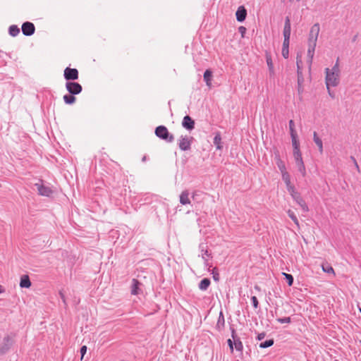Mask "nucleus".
Masks as SVG:
<instances>
[{
    "instance_id": "obj_1",
    "label": "nucleus",
    "mask_w": 361,
    "mask_h": 361,
    "mask_svg": "<svg viewBox=\"0 0 361 361\" xmlns=\"http://www.w3.org/2000/svg\"><path fill=\"white\" fill-rule=\"evenodd\" d=\"M320 27L318 23L314 24L310 31L309 38H308V49H307V58H308V63L311 66L312 63V59L314 56V53L315 50V47L317 45V38L319 34Z\"/></svg>"
},
{
    "instance_id": "obj_2",
    "label": "nucleus",
    "mask_w": 361,
    "mask_h": 361,
    "mask_svg": "<svg viewBox=\"0 0 361 361\" xmlns=\"http://www.w3.org/2000/svg\"><path fill=\"white\" fill-rule=\"evenodd\" d=\"M326 85L330 94V87H336L339 82V68L338 63L331 68H326Z\"/></svg>"
},
{
    "instance_id": "obj_3",
    "label": "nucleus",
    "mask_w": 361,
    "mask_h": 361,
    "mask_svg": "<svg viewBox=\"0 0 361 361\" xmlns=\"http://www.w3.org/2000/svg\"><path fill=\"white\" fill-rule=\"evenodd\" d=\"M288 191L295 202L301 207L302 211L305 212H308L309 209L305 201L303 200L300 192L295 190V188L293 187Z\"/></svg>"
},
{
    "instance_id": "obj_4",
    "label": "nucleus",
    "mask_w": 361,
    "mask_h": 361,
    "mask_svg": "<svg viewBox=\"0 0 361 361\" xmlns=\"http://www.w3.org/2000/svg\"><path fill=\"white\" fill-rule=\"evenodd\" d=\"M288 191L295 202L301 207L302 211L305 212H308L309 209L305 201L303 200L300 192L295 190V188L293 187Z\"/></svg>"
},
{
    "instance_id": "obj_5",
    "label": "nucleus",
    "mask_w": 361,
    "mask_h": 361,
    "mask_svg": "<svg viewBox=\"0 0 361 361\" xmlns=\"http://www.w3.org/2000/svg\"><path fill=\"white\" fill-rule=\"evenodd\" d=\"M288 191L295 202L301 207L302 211L305 212H308L309 209L305 201L303 200L300 192L295 190V188L293 187Z\"/></svg>"
},
{
    "instance_id": "obj_6",
    "label": "nucleus",
    "mask_w": 361,
    "mask_h": 361,
    "mask_svg": "<svg viewBox=\"0 0 361 361\" xmlns=\"http://www.w3.org/2000/svg\"><path fill=\"white\" fill-rule=\"evenodd\" d=\"M155 134L159 138L172 142L174 139L172 135H169L168 129L164 126H158L155 130Z\"/></svg>"
},
{
    "instance_id": "obj_7",
    "label": "nucleus",
    "mask_w": 361,
    "mask_h": 361,
    "mask_svg": "<svg viewBox=\"0 0 361 361\" xmlns=\"http://www.w3.org/2000/svg\"><path fill=\"white\" fill-rule=\"evenodd\" d=\"M293 157L295 159L298 171L301 173L302 176L305 177L306 176V169L302 157L301 152H293Z\"/></svg>"
},
{
    "instance_id": "obj_8",
    "label": "nucleus",
    "mask_w": 361,
    "mask_h": 361,
    "mask_svg": "<svg viewBox=\"0 0 361 361\" xmlns=\"http://www.w3.org/2000/svg\"><path fill=\"white\" fill-rule=\"evenodd\" d=\"M193 137L188 135L181 136L179 139V147L183 151L189 150L192 142Z\"/></svg>"
},
{
    "instance_id": "obj_9",
    "label": "nucleus",
    "mask_w": 361,
    "mask_h": 361,
    "mask_svg": "<svg viewBox=\"0 0 361 361\" xmlns=\"http://www.w3.org/2000/svg\"><path fill=\"white\" fill-rule=\"evenodd\" d=\"M13 344V339L9 336H5L0 343V355L6 353Z\"/></svg>"
},
{
    "instance_id": "obj_10",
    "label": "nucleus",
    "mask_w": 361,
    "mask_h": 361,
    "mask_svg": "<svg viewBox=\"0 0 361 361\" xmlns=\"http://www.w3.org/2000/svg\"><path fill=\"white\" fill-rule=\"evenodd\" d=\"M67 90L72 94H78L82 91V86L74 82H68L66 85Z\"/></svg>"
},
{
    "instance_id": "obj_11",
    "label": "nucleus",
    "mask_w": 361,
    "mask_h": 361,
    "mask_svg": "<svg viewBox=\"0 0 361 361\" xmlns=\"http://www.w3.org/2000/svg\"><path fill=\"white\" fill-rule=\"evenodd\" d=\"M64 78L67 80H74L78 78V71L76 68H66L64 70Z\"/></svg>"
},
{
    "instance_id": "obj_12",
    "label": "nucleus",
    "mask_w": 361,
    "mask_h": 361,
    "mask_svg": "<svg viewBox=\"0 0 361 361\" xmlns=\"http://www.w3.org/2000/svg\"><path fill=\"white\" fill-rule=\"evenodd\" d=\"M35 25L32 23L26 22L22 25V32L25 35H32L35 32Z\"/></svg>"
},
{
    "instance_id": "obj_13",
    "label": "nucleus",
    "mask_w": 361,
    "mask_h": 361,
    "mask_svg": "<svg viewBox=\"0 0 361 361\" xmlns=\"http://www.w3.org/2000/svg\"><path fill=\"white\" fill-rule=\"evenodd\" d=\"M35 185L39 195L49 197L52 194V190L49 187L44 185L42 183H36Z\"/></svg>"
},
{
    "instance_id": "obj_14",
    "label": "nucleus",
    "mask_w": 361,
    "mask_h": 361,
    "mask_svg": "<svg viewBox=\"0 0 361 361\" xmlns=\"http://www.w3.org/2000/svg\"><path fill=\"white\" fill-rule=\"evenodd\" d=\"M182 126L187 130H191L195 128V121L189 116L183 118Z\"/></svg>"
},
{
    "instance_id": "obj_15",
    "label": "nucleus",
    "mask_w": 361,
    "mask_h": 361,
    "mask_svg": "<svg viewBox=\"0 0 361 361\" xmlns=\"http://www.w3.org/2000/svg\"><path fill=\"white\" fill-rule=\"evenodd\" d=\"M275 159H276V165H277L281 173L286 172L287 169L286 167V164H285L284 161L281 159L279 152H276L275 153Z\"/></svg>"
},
{
    "instance_id": "obj_16",
    "label": "nucleus",
    "mask_w": 361,
    "mask_h": 361,
    "mask_svg": "<svg viewBox=\"0 0 361 361\" xmlns=\"http://www.w3.org/2000/svg\"><path fill=\"white\" fill-rule=\"evenodd\" d=\"M235 16H236V19L238 21L243 22V20H245L246 16H247V11L245 8V7L244 6L238 7V8L235 13Z\"/></svg>"
},
{
    "instance_id": "obj_17",
    "label": "nucleus",
    "mask_w": 361,
    "mask_h": 361,
    "mask_svg": "<svg viewBox=\"0 0 361 361\" xmlns=\"http://www.w3.org/2000/svg\"><path fill=\"white\" fill-rule=\"evenodd\" d=\"M281 174L282 179L284 181L288 190L291 189L292 188L295 187L290 181V176L288 171L281 173Z\"/></svg>"
},
{
    "instance_id": "obj_18",
    "label": "nucleus",
    "mask_w": 361,
    "mask_h": 361,
    "mask_svg": "<svg viewBox=\"0 0 361 361\" xmlns=\"http://www.w3.org/2000/svg\"><path fill=\"white\" fill-rule=\"evenodd\" d=\"M31 285L32 283L28 275H23L20 277V286L21 288H29Z\"/></svg>"
},
{
    "instance_id": "obj_19",
    "label": "nucleus",
    "mask_w": 361,
    "mask_h": 361,
    "mask_svg": "<svg viewBox=\"0 0 361 361\" xmlns=\"http://www.w3.org/2000/svg\"><path fill=\"white\" fill-rule=\"evenodd\" d=\"M140 283L135 279L132 280V289L131 294L132 295H138L140 293V289L139 288Z\"/></svg>"
},
{
    "instance_id": "obj_20",
    "label": "nucleus",
    "mask_w": 361,
    "mask_h": 361,
    "mask_svg": "<svg viewBox=\"0 0 361 361\" xmlns=\"http://www.w3.org/2000/svg\"><path fill=\"white\" fill-rule=\"evenodd\" d=\"M180 202L183 205L190 204L189 192L188 190H185L181 192L180 195Z\"/></svg>"
},
{
    "instance_id": "obj_21",
    "label": "nucleus",
    "mask_w": 361,
    "mask_h": 361,
    "mask_svg": "<svg viewBox=\"0 0 361 361\" xmlns=\"http://www.w3.org/2000/svg\"><path fill=\"white\" fill-rule=\"evenodd\" d=\"M313 140H314V143L318 147L320 154H322L323 151H324L322 140L319 137L317 132L313 133Z\"/></svg>"
},
{
    "instance_id": "obj_22",
    "label": "nucleus",
    "mask_w": 361,
    "mask_h": 361,
    "mask_svg": "<svg viewBox=\"0 0 361 361\" xmlns=\"http://www.w3.org/2000/svg\"><path fill=\"white\" fill-rule=\"evenodd\" d=\"M284 37L290 38V23L288 17L286 18L284 29H283Z\"/></svg>"
},
{
    "instance_id": "obj_23",
    "label": "nucleus",
    "mask_w": 361,
    "mask_h": 361,
    "mask_svg": "<svg viewBox=\"0 0 361 361\" xmlns=\"http://www.w3.org/2000/svg\"><path fill=\"white\" fill-rule=\"evenodd\" d=\"M212 73L210 70H206L204 73V80L205 81L207 85L210 88L212 87Z\"/></svg>"
},
{
    "instance_id": "obj_24",
    "label": "nucleus",
    "mask_w": 361,
    "mask_h": 361,
    "mask_svg": "<svg viewBox=\"0 0 361 361\" xmlns=\"http://www.w3.org/2000/svg\"><path fill=\"white\" fill-rule=\"evenodd\" d=\"M292 145L293 147V152H300V143L297 137V135H291Z\"/></svg>"
},
{
    "instance_id": "obj_25",
    "label": "nucleus",
    "mask_w": 361,
    "mask_h": 361,
    "mask_svg": "<svg viewBox=\"0 0 361 361\" xmlns=\"http://www.w3.org/2000/svg\"><path fill=\"white\" fill-rule=\"evenodd\" d=\"M214 143L216 146L217 149H221L223 146L221 143V137L219 133H216L214 138Z\"/></svg>"
},
{
    "instance_id": "obj_26",
    "label": "nucleus",
    "mask_w": 361,
    "mask_h": 361,
    "mask_svg": "<svg viewBox=\"0 0 361 361\" xmlns=\"http://www.w3.org/2000/svg\"><path fill=\"white\" fill-rule=\"evenodd\" d=\"M210 285V281L209 279H202L200 284H199V288L200 290H205L207 289V288Z\"/></svg>"
},
{
    "instance_id": "obj_27",
    "label": "nucleus",
    "mask_w": 361,
    "mask_h": 361,
    "mask_svg": "<svg viewBox=\"0 0 361 361\" xmlns=\"http://www.w3.org/2000/svg\"><path fill=\"white\" fill-rule=\"evenodd\" d=\"M63 100L66 104H72L75 102L76 98L73 95L66 94L63 96Z\"/></svg>"
},
{
    "instance_id": "obj_28",
    "label": "nucleus",
    "mask_w": 361,
    "mask_h": 361,
    "mask_svg": "<svg viewBox=\"0 0 361 361\" xmlns=\"http://www.w3.org/2000/svg\"><path fill=\"white\" fill-rule=\"evenodd\" d=\"M266 59H267V63L269 70L270 73L273 74L274 72V64H273V61H272L271 56L267 55Z\"/></svg>"
},
{
    "instance_id": "obj_29",
    "label": "nucleus",
    "mask_w": 361,
    "mask_h": 361,
    "mask_svg": "<svg viewBox=\"0 0 361 361\" xmlns=\"http://www.w3.org/2000/svg\"><path fill=\"white\" fill-rule=\"evenodd\" d=\"M224 326V318L222 314V312L220 313V316L216 324V328L219 331H221Z\"/></svg>"
},
{
    "instance_id": "obj_30",
    "label": "nucleus",
    "mask_w": 361,
    "mask_h": 361,
    "mask_svg": "<svg viewBox=\"0 0 361 361\" xmlns=\"http://www.w3.org/2000/svg\"><path fill=\"white\" fill-rule=\"evenodd\" d=\"M20 32V29L16 25H11L9 27V33L11 35L15 37L18 35Z\"/></svg>"
},
{
    "instance_id": "obj_31",
    "label": "nucleus",
    "mask_w": 361,
    "mask_h": 361,
    "mask_svg": "<svg viewBox=\"0 0 361 361\" xmlns=\"http://www.w3.org/2000/svg\"><path fill=\"white\" fill-rule=\"evenodd\" d=\"M303 82V78L302 73L300 74L298 73V92L301 94L302 92V84Z\"/></svg>"
},
{
    "instance_id": "obj_32",
    "label": "nucleus",
    "mask_w": 361,
    "mask_h": 361,
    "mask_svg": "<svg viewBox=\"0 0 361 361\" xmlns=\"http://www.w3.org/2000/svg\"><path fill=\"white\" fill-rule=\"evenodd\" d=\"M273 344H274V340L273 339L267 340V341H264L263 343H261L259 344V348H268V347L271 346Z\"/></svg>"
},
{
    "instance_id": "obj_33",
    "label": "nucleus",
    "mask_w": 361,
    "mask_h": 361,
    "mask_svg": "<svg viewBox=\"0 0 361 361\" xmlns=\"http://www.w3.org/2000/svg\"><path fill=\"white\" fill-rule=\"evenodd\" d=\"M296 63H297V68H298L297 72H298V73L300 74L301 71H302V65L301 56H297Z\"/></svg>"
},
{
    "instance_id": "obj_34",
    "label": "nucleus",
    "mask_w": 361,
    "mask_h": 361,
    "mask_svg": "<svg viewBox=\"0 0 361 361\" xmlns=\"http://www.w3.org/2000/svg\"><path fill=\"white\" fill-rule=\"evenodd\" d=\"M322 270L326 272V273H328V274H332L335 276V271H334V269H333V267L330 265H326V266H324L323 265L322 266Z\"/></svg>"
},
{
    "instance_id": "obj_35",
    "label": "nucleus",
    "mask_w": 361,
    "mask_h": 361,
    "mask_svg": "<svg viewBox=\"0 0 361 361\" xmlns=\"http://www.w3.org/2000/svg\"><path fill=\"white\" fill-rule=\"evenodd\" d=\"M288 216L293 221V222L297 225V226H299V222H298V220L296 217V216L295 215L294 212L291 210H288Z\"/></svg>"
},
{
    "instance_id": "obj_36",
    "label": "nucleus",
    "mask_w": 361,
    "mask_h": 361,
    "mask_svg": "<svg viewBox=\"0 0 361 361\" xmlns=\"http://www.w3.org/2000/svg\"><path fill=\"white\" fill-rule=\"evenodd\" d=\"M289 130H290V136L293 135H297V133L295 129V124H294V122L293 120H290L289 121Z\"/></svg>"
},
{
    "instance_id": "obj_37",
    "label": "nucleus",
    "mask_w": 361,
    "mask_h": 361,
    "mask_svg": "<svg viewBox=\"0 0 361 361\" xmlns=\"http://www.w3.org/2000/svg\"><path fill=\"white\" fill-rule=\"evenodd\" d=\"M283 275L286 279V280L288 281V286H292L293 283V276L291 274H286V273H283Z\"/></svg>"
},
{
    "instance_id": "obj_38",
    "label": "nucleus",
    "mask_w": 361,
    "mask_h": 361,
    "mask_svg": "<svg viewBox=\"0 0 361 361\" xmlns=\"http://www.w3.org/2000/svg\"><path fill=\"white\" fill-rule=\"evenodd\" d=\"M234 345H235V348L238 350V351H242L243 350V343L241 341H235L234 342Z\"/></svg>"
},
{
    "instance_id": "obj_39",
    "label": "nucleus",
    "mask_w": 361,
    "mask_h": 361,
    "mask_svg": "<svg viewBox=\"0 0 361 361\" xmlns=\"http://www.w3.org/2000/svg\"><path fill=\"white\" fill-rule=\"evenodd\" d=\"M277 322H279L281 324H283V323L289 324V323H290L291 320H290V317H284V318L277 319Z\"/></svg>"
},
{
    "instance_id": "obj_40",
    "label": "nucleus",
    "mask_w": 361,
    "mask_h": 361,
    "mask_svg": "<svg viewBox=\"0 0 361 361\" xmlns=\"http://www.w3.org/2000/svg\"><path fill=\"white\" fill-rule=\"evenodd\" d=\"M238 31L240 33L241 37L243 38L246 32V28L244 26H240L238 28Z\"/></svg>"
},
{
    "instance_id": "obj_41",
    "label": "nucleus",
    "mask_w": 361,
    "mask_h": 361,
    "mask_svg": "<svg viewBox=\"0 0 361 361\" xmlns=\"http://www.w3.org/2000/svg\"><path fill=\"white\" fill-rule=\"evenodd\" d=\"M282 55L285 59H287L289 55V51L288 48H283L282 49Z\"/></svg>"
},
{
    "instance_id": "obj_42",
    "label": "nucleus",
    "mask_w": 361,
    "mask_h": 361,
    "mask_svg": "<svg viewBox=\"0 0 361 361\" xmlns=\"http://www.w3.org/2000/svg\"><path fill=\"white\" fill-rule=\"evenodd\" d=\"M252 304H253V306L255 308H257L258 307V300H257V298L256 296H252Z\"/></svg>"
},
{
    "instance_id": "obj_43",
    "label": "nucleus",
    "mask_w": 361,
    "mask_h": 361,
    "mask_svg": "<svg viewBox=\"0 0 361 361\" xmlns=\"http://www.w3.org/2000/svg\"><path fill=\"white\" fill-rule=\"evenodd\" d=\"M289 40H290V38L284 37V41H283V48H288V47H289Z\"/></svg>"
},
{
    "instance_id": "obj_44",
    "label": "nucleus",
    "mask_w": 361,
    "mask_h": 361,
    "mask_svg": "<svg viewBox=\"0 0 361 361\" xmlns=\"http://www.w3.org/2000/svg\"><path fill=\"white\" fill-rule=\"evenodd\" d=\"M227 343L229 345V348H230V350H231V353H233V343L232 341V340L231 338L228 339L227 341Z\"/></svg>"
},
{
    "instance_id": "obj_45",
    "label": "nucleus",
    "mask_w": 361,
    "mask_h": 361,
    "mask_svg": "<svg viewBox=\"0 0 361 361\" xmlns=\"http://www.w3.org/2000/svg\"><path fill=\"white\" fill-rule=\"evenodd\" d=\"M86 351H87V347L85 345H83L80 348V353L82 354V357L84 356V355L85 354Z\"/></svg>"
},
{
    "instance_id": "obj_46",
    "label": "nucleus",
    "mask_w": 361,
    "mask_h": 361,
    "mask_svg": "<svg viewBox=\"0 0 361 361\" xmlns=\"http://www.w3.org/2000/svg\"><path fill=\"white\" fill-rule=\"evenodd\" d=\"M265 334L264 333L259 334L257 336L258 340H262L264 338Z\"/></svg>"
},
{
    "instance_id": "obj_47",
    "label": "nucleus",
    "mask_w": 361,
    "mask_h": 361,
    "mask_svg": "<svg viewBox=\"0 0 361 361\" xmlns=\"http://www.w3.org/2000/svg\"><path fill=\"white\" fill-rule=\"evenodd\" d=\"M5 291L4 288L2 286L0 285V294L3 293Z\"/></svg>"
},
{
    "instance_id": "obj_48",
    "label": "nucleus",
    "mask_w": 361,
    "mask_h": 361,
    "mask_svg": "<svg viewBox=\"0 0 361 361\" xmlns=\"http://www.w3.org/2000/svg\"><path fill=\"white\" fill-rule=\"evenodd\" d=\"M354 162H355V167L359 170V166H358L356 160L354 159Z\"/></svg>"
},
{
    "instance_id": "obj_49",
    "label": "nucleus",
    "mask_w": 361,
    "mask_h": 361,
    "mask_svg": "<svg viewBox=\"0 0 361 361\" xmlns=\"http://www.w3.org/2000/svg\"><path fill=\"white\" fill-rule=\"evenodd\" d=\"M235 330L232 329V337L234 338Z\"/></svg>"
},
{
    "instance_id": "obj_50",
    "label": "nucleus",
    "mask_w": 361,
    "mask_h": 361,
    "mask_svg": "<svg viewBox=\"0 0 361 361\" xmlns=\"http://www.w3.org/2000/svg\"><path fill=\"white\" fill-rule=\"evenodd\" d=\"M214 280H218V278H216V276H214Z\"/></svg>"
},
{
    "instance_id": "obj_51",
    "label": "nucleus",
    "mask_w": 361,
    "mask_h": 361,
    "mask_svg": "<svg viewBox=\"0 0 361 361\" xmlns=\"http://www.w3.org/2000/svg\"><path fill=\"white\" fill-rule=\"evenodd\" d=\"M214 280H218V278H216V276H214Z\"/></svg>"
},
{
    "instance_id": "obj_52",
    "label": "nucleus",
    "mask_w": 361,
    "mask_h": 361,
    "mask_svg": "<svg viewBox=\"0 0 361 361\" xmlns=\"http://www.w3.org/2000/svg\"><path fill=\"white\" fill-rule=\"evenodd\" d=\"M359 311H360V313H361V307H360V308H359Z\"/></svg>"
}]
</instances>
